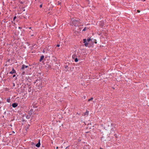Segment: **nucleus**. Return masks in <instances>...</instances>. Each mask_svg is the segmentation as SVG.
Listing matches in <instances>:
<instances>
[{
	"instance_id": "obj_1",
	"label": "nucleus",
	"mask_w": 149,
	"mask_h": 149,
	"mask_svg": "<svg viewBox=\"0 0 149 149\" xmlns=\"http://www.w3.org/2000/svg\"><path fill=\"white\" fill-rule=\"evenodd\" d=\"M71 25H74L75 27L79 26V24L81 23L79 19H76L73 18L71 19Z\"/></svg>"
},
{
	"instance_id": "obj_2",
	"label": "nucleus",
	"mask_w": 149,
	"mask_h": 149,
	"mask_svg": "<svg viewBox=\"0 0 149 149\" xmlns=\"http://www.w3.org/2000/svg\"><path fill=\"white\" fill-rule=\"evenodd\" d=\"M78 53H75L72 56V58L74 60V61L75 62H77L78 61V59L77 58L78 56H79V55L78 56Z\"/></svg>"
},
{
	"instance_id": "obj_3",
	"label": "nucleus",
	"mask_w": 149,
	"mask_h": 149,
	"mask_svg": "<svg viewBox=\"0 0 149 149\" xmlns=\"http://www.w3.org/2000/svg\"><path fill=\"white\" fill-rule=\"evenodd\" d=\"M28 66L27 65H26L24 64L23 65H22V67L21 68V70H24V69L25 68H28Z\"/></svg>"
},
{
	"instance_id": "obj_4",
	"label": "nucleus",
	"mask_w": 149,
	"mask_h": 149,
	"mask_svg": "<svg viewBox=\"0 0 149 149\" xmlns=\"http://www.w3.org/2000/svg\"><path fill=\"white\" fill-rule=\"evenodd\" d=\"M68 69L69 67L67 65H65L64 66V70L65 71L67 72L68 70Z\"/></svg>"
},
{
	"instance_id": "obj_5",
	"label": "nucleus",
	"mask_w": 149,
	"mask_h": 149,
	"mask_svg": "<svg viewBox=\"0 0 149 149\" xmlns=\"http://www.w3.org/2000/svg\"><path fill=\"white\" fill-rule=\"evenodd\" d=\"M15 73H16V71L14 68H13L12 71L10 72L9 73L10 74H13Z\"/></svg>"
},
{
	"instance_id": "obj_6",
	"label": "nucleus",
	"mask_w": 149,
	"mask_h": 149,
	"mask_svg": "<svg viewBox=\"0 0 149 149\" xmlns=\"http://www.w3.org/2000/svg\"><path fill=\"white\" fill-rule=\"evenodd\" d=\"M18 104L17 103H15L12 104V106L14 108L18 106Z\"/></svg>"
},
{
	"instance_id": "obj_7",
	"label": "nucleus",
	"mask_w": 149,
	"mask_h": 149,
	"mask_svg": "<svg viewBox=\"0 0 149 149\" xmlns=\"http://www.w3.org/2000/svg\"><path fill=\"white\" fill-rule=\"evenodd\" d=\"M33 112V109H31L29 112V114L30 115V116H31Z\"/></svg>"
},
{
	"instance_id": "obj_8",
	"label": "nucleus",
	"mask_w": 149,
	"mask_h": 149,
	"mask_svg": "<svg viewBox=\"0 0 149 149\" xmlns=\"http://www.w3.org/2000/svg\"><path fill=\"white\" fill-rule=\"evenodd\" d=\"M89 114V111L88 110H86V112L84 113V116H88Z\"/></svg>"
},
{
	"instance_id": "obj_9",
	"label": "nucleus",
	"mask_w": 149,
	"mask_h": 149,
	"mask_svg": "<svg viewBox=\"0 0 149 149\" xmlns=\"http://www.w3.org/2000/svg\"><path fill=\"white\" fill-rule=\"evenodd\" d=\"M44 58V56L43 55H42L41 56L39 60V61L40 62H41L43 59Z\"/></svg>"
},
{
	"instance_id": "obj_10",
	"label": "nucleus",
	"mask_w": 149,
	"mask_h": 149,
	"mask_svg": "<svg viewBox=\"0 0 149 149\" xmlns=\"http://www.w3.org/2000/svg\"><path fill=\"white\" fill-rule=\"evenodd\" d=\"M40 143L39 141V142L36 145V146L37 147L39 148L40 147Z\"/></svg>"
},
{
	"instance_id": "obj_11",
	"label": "nucleus",
	"mask_w": 149,
	"mask_h": 149,
	"mask_svg": "<svg viewBox=\"0 0 149 149\" xmlns=\"http://www.w3.org/2000/svg\"><path fill=\"white\" fill-rule=\"evenodd\" d=\"M97 33L99 35H101L102 34V31H101V30H100L99 31H98Z\"/></svg>"
},
{
	"instance_id": "obj_12",
	"label": "nucleus",
	"mask_w": 149,
	"mask_h": 149,
	"mask_svg": "<svg viewBox=\"0 0 149 149\" xmlns=\"http://www.w3.org/2000/svg\"><path fill=\"white\" fill-rule=\"evenodd\" d=\"M89 28L86 27H85L83 29V30H82V31H86V30H87Z\"/></svg>"
},
{
	"instance_id": "obj_13",
	"label": "nucleus",
	"mask_w": 149,
	"mask_h": 149,
	"mask_svg": "<svg viewBox=\"0 0 149 149\" xmlns=\"http://www.w3.org/2000/svg\"><path fill=\"white\" fill-rule=\"evenodd\" d=\"M31 117V116H30L29 115H26V118L28 119H29Z\"/></svg>"
},
{
	"instance_id": "obj_14",
	"label": "nucleus",
	"mask_w": 149,
	"mask_h": 149,
	"mask_svg": "<svg viewBox=\"0 0 149 149\" xmlns=\"http://www.w3.org/2000/svg\"><path fill=\"white\" fill-rule=\"evenodd\" d=\"M88 42H86V43H85L84 44V45L86 47H87L88 46Z\"/></svg>"
},
{
	"instance_id": "obj_15",
	"label": "nucleus",
	"mask_w": 149,
	"mask_h": 149,
	"mask_svg": "<svg viewBox=\"0 0 149 149\" xmlns=\"http://www.w3.org/2000/svg\"><path fill=\"white\" fill-rule=\"evenodd\" d=\"M6 101L8 102L9 103L10 102V99L9 98H8L7 99Z\"/></svg>"
},
{
	"instance_id": "obj_16",
	"label": "nucleus",
	"mask_w": 149,
	"mask_h": 149,
	"mask_svg": "<svg viewBox=\"0 0 149 149\" xmlns=\"http://www.w3.org/2000/svg\"><path fill=\"white\" fill-rule=\"evenodd\" d=\"M86 41H87V40H86V39H83V42H84V43H85L87 42H86Z\"/></svg>"
},
{
	"instance_id": "obj_17",
	"label": "nucleus",
	"mask_w": 149,
	"mask_h": 149,
	"mask_svg": "<svg viewBox=\"0 0 149 149\" xmlns=\"http://www.w3.org/2000/svg\"><path fill=\"white\" fill-rule=\"evenodd\" d=\"M93 99V98L92 97L90 99H88V102H89L90 101L92 100Z\"/></svg>"
},
{
	"instance_id": "obj_18",
	"label": "nucleus",
	"mask_w": 149,
	"mask_h": 149,
	"mask_svg": "<svg viewBox=\"0 0 149 149\" xmlns=\"http://www.w3.org/2000/svg\"><path fill=\"white\" fill-rule=\"evenodd\" d=\"M57 4L58 5H59L61 4V2L59 1H58L57 2Z\"/></svg>"
},
{
	"instance_id": "obj_19",
	"label": "nucleus",
	"mask_w": 149,
	"mask_h": 149,
	"mask_svg": "<svg viewBox=\"0 0 149 149\" xmlns=\"http://www.w3.org/2000/svg\"><path fill=\"white\" fill-rule=\"evenodd\" d=\"M16 16H15V17H14V18H13V21H15V19H16Z\"/></svg>"
},
{
	"instance_id": "obj_20",
	"label": "nucleus",
	"mask_w": 149,
	"mask_h": 149,
	"mask_svg": "<svg viewBox=\"0 0 149 149\" xmlns=\"http://www.w3.org/2000/svg\"><path fill=\"white\" fill-rule=\"evenodd\" d=\"M91 40V39L90 38H88L87 40V41L88 42H89V41Z\"/></svg>"
},
{
	"instance_id": "obj_21",
	"label": "nucleus",
	"mask_w": 149,
	"mask_h": 149,
	"mask_svg": "<svg viewBox=\"0 0 149 149\" xmlns=\"http://www.w3.org/2000/svg\"><path fill=\"white\" fill-rule=\"evenodd\" d=\"M137 12L138 13H139L140 12V10H137Z\"/></svg>"
},
{
	"instance_id": "obj_22",
	"label": "nucleus",
	"mask_w": 149,
	"mask_h": 149,
	"mask_svg": "<svg viewBox=\"0 0 149 149\" xmlns=\"http://www.w3.org/2000/svg\"><path fill=\"white\" fill-rule=\"evenodd\" d=\"M31 145H34V143H33V142H32V143H31Z\"/></svg>"
},
{
	"instance_id": "obj_23",
	"label": "nucleus",
	"mask_w": 149,
	"mask_h": 149,
	"mask_svg": "<svg viewBox=\"0 0 149 149\" xmlns=\"http://www.w3.org/2000/svg\"><path fill=\"white\" fill-rule=\"evenodd\" d=\"M59 46H60V45H56V47H59Z\"/></svg>"
},
{
	"instance_id": "obj_24",
	"label": "nucleus",
	"mask_w": 149,
	"mask_h": 149,
	"mask_svg": "<svg viewBox=\"0 0 149 149\" xmlns=\"http://www.w3.org/2000/svg\"><path fill=\"white\" fill-rule=\"evenodd\" d=\"M86 96H84L83 97V98L84 99H85L86 98Z\"/></svg>"
},
{
	"instance_id": "obj_25",
	"label": "nucleus",
	"mask_w": 149,
	"mask_h": 149,
	"mask_svg": "<svg viewBox=\"0 0 149 149\" xmlns=\"http://www.w3.org/2000/svg\"><path fill=\"white\" fill-rule=\"evenodd\" d=\"M94 42L96 44L97 43V42H96V40H95V42Z\"/></svg>"
},
{
	"instance_id": "obj_26",
	"label": "nucleus",
	"mask_w": 149,
	"mask_h": 149,
	"mask_svg": "<svg viewBox=\"0 0 149 149\" xmlns=\"http://www.w3.org/2000/svg\"><path fill=\"white\" fill-rule=\"evenodd\" d=\"M42 52L44 53H45V50L44 49H43V51H42Z\"/></svg>"
},
{
	"instance_id": "obj_27",
	"label": "nucleus",
	"mask_w": 149,
	"mask_h": 149,
	"mask_svg": "<svg viewBox=\"0 0 149 149\" xmlns=\"http://www.w3.org/2000/svg\"><path fill=\"white\" fill-rule=\"evenodd\" d=\"M2 103V101H0V104H1Z\"/></svg>"
},
{
	"instance_id": "obj_28",
	"label": "nucleus",
	"mask_w": 149,
	"mask_h": 149,
	"mask_svg": "<svg viewBox=\"0 0 149 149\" xmlns=\"http://www.w3.org/2000/svg\"><path fill=\"white\" fill-rule=\"evenodd\" d=\"M25 73V72L24 71H23L22 73V74H24Z\"/></svg>"
},
{
	"instance_id": "obj_29",
	"label": "nucleus",
	"mask_w": 149,
	"mask_h": 149,
	"mask_svg": "<svg viewBox=\"0 0 149 149\" xmlns=\"http://www.w3.org/2000/svg\"><path fill=\"white\" fill-rule=\"evenodd\" d=\"M114 136L117 138V134H114Z\"/></svg>"
},
{
	"instance_id": "obj_30",
	"label": "nucleus",
	"mask_w": 149,
	"mask_h": 149,
	"mask_svg": "<svg viewBox=\"0 0 149 149\" xmlns=\"http://www.w3.org/2000/svg\"><path fill=\"white\" fill-rule=\"evenodd\" d=\"M42 4H41L40 5V8H41V7H42Z\"/></svg>"
},
{
	"instance_id": "obj_31",
	"label": "nucleus",
	"mask_w": 149,
	"mask_h": 149,
	"mask_svg": "<svg viewBox=\"0 0 149 149\" xmlns=\"http://www.w3.org/2000/svg\"><path fill=\"white\" fill-rule=\"evenodd\" d=\"M15 76V74H14V75H13V77H14Z\"/></svg>"
},
{
	"instance_id": "obj_32",
	"label": "nucleus",
	"mask_w": 149,
	"mask_h": 149,
	"mask_svg": "<svg viewBox=\"0 0 149 149\" xmlns=\"http://www.w3.org/2000/svg\"><path fill=\"white\" fill-rule=\"evenodd\" d=\"M10 125V126H11V127H12V124H11Z\"/></svg>"
},
{
	"instance_id": "obj_33",
	"label": "nucleus",
	"mask_w": 149,
	"mask_h": 149,
	"mask_svg": "<svg viewBox=\"0 0 149 149\" xmlns=\"http://www.w3.org/2000/svg\"><path fill=\"white\" fill-rule=\"evenodd\" d=\"M19 29H21V28L20 27H19Z\"/></svg>"
},
{
	"instance_id": "obj_34",
	"label": "nucleus",
	"mask_w": 149,
	"mask_h": 149,
	"mask_svg": "<svg viewBox=\"0 0 149 149\" xmlns=\"http://www.w3.org/2000/svg\"><path fill=\"white\" fill-rule=\"evenodd\" d=\"M100 149H102V148H100Z\"/></svg>"
},
{
	"instance_id": "obj_35",
	"label": "nucleus",
	"mask_w": 149,
	"mask_h": 149,
	"mask_svg": "<svg viewBox=\"0 0 149 149\" xmlns=\"http://www.w3.org/2000/svg\"><path fill=\"white\" fill-rule=\"evenodd\" d=\"M86 1H88L89 0H86Z\"/></svg>"
},
{
	"instance_id": "obj_36",
	"label": "nucleus",
	"mask_w": 149,
	"mask_h": 149,
	"mask_svg": "<svg viewBox=\"0 0 149 149\" xmlns=\"http://www.w3.org/2000/svg\"><path fill=\"white\" fill-rule=\"evenodd\" d=\"M13 86H15V84H13Z\"/></svg>"
},
{
	"instance_id": "obj_37",
	"label": "nucleus",
	"mask_w": 149,
	"mask_h": 149,
	"mask_svg": "<svg viewBox=\"0 0 149 149\" xmlns=\"http://www.w3.org/2000/svg\"><path fill=\"white\" fill-rule=\"evenodd\" d=\"M13 133H15V132H13Z\"/></svg>"
},
{
	"instance_id": "obj_38",
	"label": "nucleus",
	"mask_w": 149,
	"mask_h": 149,
	"mask_svg": "<svg viewBox=\"0 0 149 149\" xmlns=\"http://www.w3.org/2000/svg\"><path fill=\"white\" fill-rule=\"evenodd\" d=\"M29 28L30 29H31V27H30Z\"/></svg>"
},
{
	"instance_id": "obj_39",
	"label": "nucleus",
	"mask_w": 149,
	"mask_h": 149,
	"mask_svg": "<svg viewBox=\"0 0 149 149\" xmlns=\"http://www.w3.org/2000/svg\"><path fill=\"white\" fill-rule=\"evenodd\" d=\"M58 147H57L56 148H58Z\"/></svg>"
},
{
	"instance_id": "obj_40",
	"label": "nucleus",
	"mask_w": 149,
	"mask_h": 149,
	"mask_svg": "<svg viewBox=\"0 0 149 149\" xmlns=\"http://www.w3.org/2000/svg\"><path fill=\"white\" fill-rule=\"evenodd\" d=\"M146 0H144L143 1H145Z\"/></svg>"
},
{
	"instance_id": "obj_41",
	"label": "nucleus",
	"mask_w": 149,
	"mask_h": 149,
	"mask_svg": "<svg viewBox=\"0 0 149 149\" xmlns=\"http://www.w3.org/2000/svg\"><path fill=\"white\" fill-rule=\"evenodd\" d=\"M24 149H26V148H24Z\"/></svg>"
}]
</instances>
